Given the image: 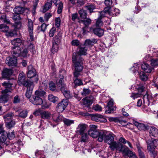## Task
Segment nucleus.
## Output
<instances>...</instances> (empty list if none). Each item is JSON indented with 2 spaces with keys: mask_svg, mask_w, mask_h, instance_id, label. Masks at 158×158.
I'll list each match as a JSON object with an SVG mask.
<instances>
[{
  "mask_svg": "<svg viewBox=\"0 0 158 158\" xmlns=\"http://www.w3.org/2000/svg\"><path fill=\"white\" fill-rule=\"evenodd\" d=\"M72 61L74 68L73 76L79 77L81 75V73L84 69L85 61L81 56L77 55V53L75 52L73 53Z\"/></svg>",
  "mask_w": 158,
  "mask_h": 158,
  "instance_id": "f257e3e1",
  "label": "nucleus"
},
{
  "mask_svg": "<svg viewBox=\"0 0 158 158\" xmlns=\"http://www.w3.org/2000/svg\"><path fill=\"white\" fill-rule=\"evenodd\" d=\"M41 87L42 89L40 87L37 90H36L34 93V95L31 96L33 91L29 97H27L29 99V100L32 104L35 105H40L43 103V100L41 97L44 96L45 94V92L43 90L46 89L47 87L46 84L43 82L41 85Z\"/></svg>",
  "mask_w": 158,
  "mask_h": 158,
  "instance_id": "f03ea898",
  "label": "nucleus"
},
{
  "mask_svg": "<svg viewBox=\"0 0 158 158\" xmlns=\"http://www.w3.org/2000/svg\"><path fill=\"white\" fill-rule=\"evenodd\" d=\"M18 82L20 85H23L26 87L27 90L25 96L26 97H29L35 85L33 82L30 80L26 79L25 75L22 73H20L19 74Z\"/></svg>",
  "mask_w": 158,
  "mask_h": 158,
  "instance_id": "7ed1b4c3",
  "label": "nucleus"
},
{
  "mask_svg": "<svg viewBox=\"0 0 158 158\" xmlns=\"http://www.w3.org/2000/svg\"><path fill=\"white\" fill-rule=\"evenodd\" d=\"M114 135L113 133L110 132L108 134L106 135L104 138L105 142L110 145L109 147L111 150L118 143L114 141Z\"/></svg>",
  "mask_w": 158,
  "mask_h": 158,
  "instance_id": "20e7f679",
  "label": "nucleus"
},
{
  "mask_svg": "<svg viewBox=\"0 0 158 158\" xmlns=\"http://www.w3.org/2000/svg\"><path fill=\"white\" fill-rule=\"evenodd\" d=\"M148 144V150L153 153L154 149L158 145V140L151 138L150 139L146 140Z\"/></svg>",
  "mask_w": 158,
  "mask_h": 158,
  "instance_id": "39448f33",
  "label": "nucleus"
},
{
  "mask_svg": "<svg viewBox=\"0 0 158 158\" xmlns=\"http://www.w3.org/2000/svg\"><path fill=\"white\" fill-rule=\"evenodd\" d=\"M69 101L67 99H63L57 106L56 110L58 113L62 112L65 109L68 104Z\"/></svg>",
  "mask_w": 158,
  "mask_h": 158,
  "instance_id": "423d86ee",
  "label": "nucleus"
},
{
  "mask_svg": "<svg viewBox=\"0 0 158 158\" xmlns=\"http://www.w3.org/2000/svg\"><path fill=\"white\" fill-rule=\"evenodd\" d=\"M60 38L58 37L57 36H56L53 38L51 50L53 54L56 53L58 51L59 48V44L60 42Z\"/></svg>",
  "mask_w": 158,
  "mask_h": 158,
  "instance_id": "0eeeda50",
  "label": "nucleus"
},
{
  "mask_svg": "<svg viewBox=\"0 0 158 158\" xmlns=\"http://www.w3.org/2000/svg\"><path fill=\"white\" fill-rule=\"evenodd\" d=\"M27 76L30 78H35V81L37 82L38 80V76L36 75V70L32 65H30L27 68Z\"/></svg>",
  "mask_w": 158,
  "mask_h": 158,
  "instance_id": "6e6552de",
  "label": "nucleus"
},
{
  "mask_svg": "<svg viewBox=\"0 0 158 158\" xmlns=\"http://www.w3.org/2000/svg\"><path fill=\"white\" fill-rule=\"evenodd\" d=\"M27 30L29 34L30 39L31 41H34V38L33 36L34 24L32 20L30 19H28L27 24Z\"/></svg>",
  "mask_w": 158,
  "mask_h": 158,
  "instance_id": "1a4fd4ad",
  "label": "nucleus"
},
{
  "mask_svg": "<svg viewBox=\"0 0 158 158\" xmlns=\"http://www.w3.org/2000/svg\"><path fill=\"white\" fill-rule=\"evenodd\" d=\"M82 106L83 107L89 108L90 106L93 103V97L91 96L89 97H86L83 99Z\"/></svg>",
  "mask_w": 158,
  "mask_h": 158,
  "instance_id": "9d476101",
  "label": "nucleus"
},
{
  "mask_svg": "<svg viewBox=\"0 0 158 158\" xmlns=\"http://www.w3.org/2000/svg\"><path fill=\"white\" fill-rule=\"evenodd\" d=\"M13 84L10 82L9 81H5L2 83V86L4 87L5 89L2 90V93H7L8 92H11L12 90V85Z\"/></svg>",
  "mask_w": 158,
  "mask_h": 158,
  "instance_id": "9b49d317",
  "label": "nucleus"
},
{
  "mask_svg": "<svg viewBox=\"0 0 158 158\" xmlns=\"http://www.w3.org/2000/svg\"><path fill=\"white\" fill-rule=\"evenodd\" d=\"M91 119L97 122H105L106 119L104 116L99 114H92L91 115Z\"/></svg>",
  "mask_w": 158,
  "mask_h": 158,
  "instance_id": "f8f14e48",
  "label": "nucleus"
},
{
  "mask_svg": "<svg viewBox=\"0 0 158 158\" xmlns=\"http://www.w3.org/2000/svg\"><path fill=\"white\" fill-rule=\"evenodd\" d=\"M13 73V70L11 69L5 68L2 72V77L3 78L8 79Z\"/></svg>",
  "mask_w": 158,
  "mask_h": 158,
  "instance_id": "ddd939ff",
  "label": "nucleus"
},
{
  "mask_svg": "<svg viewBox=\"0 0 158 158\" xmlns=\"http://www.w3.org/2000/svg\"><path fill=\"white\" fill-rule=\"evenodd\" d=\"M6 63L9 66H16L17 65L16 57L14 56L8 57L6 59Z\"/></svg>",
  "mask_w": 158,
  "mask_h": 158,
  "instance_id": "4468645a",
  "label": "nucleus"
},
{
  "mask_svg": "<svg viewBox=\"0 0 158 158\" xmlns=\"http://www.w3.org/2000/svg\"><path fill=\"white\" fill-rule=\"evenodd\" d=\"M135 89L137 91V92L141 94L143 96L147 92L145 90L143 85L140 83L137 84L135 86Z\"/></svg>",
  "mask_w": 158,
  "mask_h": 158,
  "instance_id": "2eb2a0df",
  "label": "nucleus"
},
{
  "mask_svg": "<svg viewBox=\"0 0 158 158\" xmlns=\"http://www.w3.org/2000/svg\"><path fill=\"white\" fill-rule=\"evenodd\" d=\"M134 124L138 129L141 131H145L149 129V126L148 125L135 122Z\"/></svg>",
  "mask_w": 158,
  "mask_h": 158,
  "instance_id": "dca6fc26",
  "label": "nucleus"
},
{
  "mask_svg": "<svg viewBox=\"0 0 158 158\" xmlns=\"http://www.w3.org/2000/svg\"><path fill=\"white\" fill-rule=\"evenodd\" d=\"M60 90L64 97L67 98L66 99H69L71 97V94L70 91L66 86L61 87Z\"/></svg>",
  "mask_w": 158,
  "mask_h": 158,
  "instance_id": "f3484780",
  "label": "nucleus"
},
{
  "mask_svg": "<svg viewBox=\"0 0 158 158\" xmlns=\"http://www.w3.org/2000/svg\"><path fill=\"white\" fill-rule=\"evenodd\" d=\"M153 97L151 94H148L147 92L143 96V99L144 103H146L149 106L150 102L152 101Z\"/></svg>",
  "mask_w": 158,
  "mask_h": 158,
  "instance_id": "a211bd4d",
  "label": "nucleus"
},
{
  "mask_svg": "<svg viewBox=\"0 0 158 158\" xmlns=\"http://www.w3.org/2000/svg\"><path fill=\"white\" fill-rule=\"evenodd\" d=\"M98 40L96 39H88L86 40L84 43V46L87 47H91L94 45V44L97 43Z\"/></svg>",
  "mask_w": 158,
  "mask_h": 158,
  "instance_id": "6ab92c4d",
  "label": "nucleus"
},
{
  "mask_svg": "<svg viewBox=\"0 0 158 158\" xmlns=\"http://www.w3.org/2000/svg\"><path fill=\"white\" fill-rule=\"evenodd\" d=\"M79 51L77 53V55L81 56V55H85L87 54V51L88 49L87 47L84 45L82 46H79L78 47Z\"/></svg>",
  "mask_w": 158,
  "mask_h": 158,
  "instance_id": "aec40b11",
  "label": "nucleus"
},
{
  "mask_svg": "<svg viewBox=\"0 0 158 158\" xmlns=\"http://www.w3.org/2000/svg\"><path fill=\"white\" fill-rule=\"evenodd\" d=\"M11 48V53L12 55L17 57L20 56L21 50V48L20 47H13Z\"/></svg>",
  "mask_w": 158,
  "mask_h": 158,
  "instance_id": "412c9836",
  "label": "nucleus"
},
{
  "mask_svg": "<svg viewBox=\"0 0 158 158\" xmlns=\"http://www.w3.org/2000/svg\"><path fill=\"white\" fill-rule=\"evenodd\" d=\"M63 117L58 113H55L52 114V119L55 123H58L61 121L63 119Z\"/></svg>",
  "mask_w": 158,
  "mask_h": 158,
  "instance_id": "4be33fe9",
  "label": "nucleus"
},
{
  "mask_svg": "<svg viewBox=\"0 0 158 158\" xmlns=\"http://www.w3.org/2000/svg\"><path fill=\"white\" fill-rule=\"evenodd\" d=\"M113 100L111 99L108 103L107 106H108V110L107 111L108 113H111L116 110V107H113Z\"/></svg>",
  "mask_w": 158,
  "mask_h": 158,
  "instance_id": "5701e85b",
  "label": "nucleus"
},
{
  "mask_svg": "<svg viewBox=\"0 0 158 158\" xmlns=\"http://www.w3.org/2000/svg\"><path fill=\"white\" fill-rule=\"evenodd\" d=\"M93 32L94 34L99 37L102 36L104 33L103 29L100 28H94L93 30Z\"/></svg>",
  "mask_w": 158,
  "mask_h": 158,
  "instance_id": "b1692460",
  "label": "nucleus"
},
{
  "mask_svg": "<svg viewBox=\"0 0 158 158\" xmlns=\"http://www.w3.org/2000/svg\"><path fill=\"white\" fill-rule=\"evenodd\" d=\"M115 145V146L112 150L114 151L115 149L120 152H122L123 150L127 147L125 145L118 142Z\"/></svg>",
  "mask_w": 158,
  "mask_h": 158,
  "instance_id": "393cba45",
  "label": "nucleus"
},
{
  "mask_svg": "<svg viewBox=\"0 0 158 158\" xmlns=\"http://www.w3.org/2000/svg\"><path fill=\"white\" fill-rule=\"evenodd\" d=\"M86 129L85 124L83 123H80L79 124L78 127L77 128V133H79L80 134L84 133Z\"/></svg>",
  "mask_w": 158,
  "mask_h": 158,
  "instance_id": "a878e982",
  "label": "nucleus"
},
{
  "mask_svg": "<svg viewBox=\"0 0 158 158\" xmlns=\"http://www.w3.org/2000/svg\"><path fill=\"white\" fill-rule=\"evenodd\" d=\"M142 69L145 72L147 73H150L153 69V68L145 63H143L141 65Z\"/></svg>",
  "mask_w": 158,
  "mask_h": 158,
  "instance_id": "bb28decb",
  "label": "nucleus"
},
{
  "mask_svg": "<svg viewBox=\"0 0 158 158\" xmlns=\"http://www.w3.org/2000/svg\"><path fill=\"white\" fill-rule=\"evenodd\" d=\"M107 131H99V134L98 135V140L100 142H102L106 135Z\"/></svg>",
  "mask_w": 158,
  "mask_h": 158,
  "instance_id": "cd10ccee",
  "label": "nucleus"
},
{
  "mask_svg": "<svg viewBox=\"0 0 158 158\" xmlns=\"http://www.w3.org/2000/svg\"><path fill=\"white\" fill-rule=\"evenodd\" d=\"M149 134L151 136H156L158 135V130L154 127H151L150 128Z\"/></svg>",
  "mask_w": 158,
  "mask_h": 158,
  "instance_id": "c85d7f7f",
  "label": "nucleus"
},
{
  "mask_svg": "<svg viewBox=\"0 0 158 158\" xmlns=\"http://www.w3.org/2000/svg\"><path fill=\"white\" fill-rule=\"evenodd\" d=\"M99 131L97 129H90L88 131V134L94 138L98 137L99 134Z\"/></svg>",
  "mask_w": 158,
  "mask_h": 158,
  "instance_id": "c756f323",
  "label": "nucleus"
},
{
  "mask_svg": "<svg viewBox=\"0 0 158 158\" xmlns=\"http://www.w3.org/2000/svg\"><path fill=\"white\" fill-rule=\"evenodd\" d=\"M15 111L16 112L19 113V114L17 116L21 118H25L27 116L28 112L27 110H23L21 111L19 110H16Z\"/></svg>",
  "mask_w": 158,
  "mask_h": 158,
  "instance_id": "7c9ffc66",
  "label": "nucleus"
},
{
  "mask_svg": "<svg viewBox=\"0 0 158 158\" xmlns=\"http://www.w3.org/2000/svg\"><path fill=\"white\" fill-rule=\"evenodd\" d=\"M2 94L0 96V102L5 103L8 100V95L6 93H2Z\"/></svg>",
  "mask_w": 158,
  "mask_h": 158,
  "instance_id": "2f4dec72",
  "label": "nucleus"
},
{
  "mask_svg": "<svg viewBox=\"0 0 158 158\" xmlns=\"http://www.w3.org/2000/svg\"><path fill=\"white\" fill-rule=\"evenodd\" d=\"M52 0H48L47 2L44 6L43 11L46 12L50 9L52 7V5L53 2Z\"/></svg>",
  "mask_w": 158,
  "mask_h": 158,
  "instance_id": "473e14b6",
  "label": "nucleus"
},
{
  "mask_svg": "<svg viewBox=\"0 0 158 158\" xmlns=\"http://www.w3.org/2000/svg\"><path fill=\"white\" fill-rule=\"evenodd\" d=\"M11 43L14 46V47H20L22 43V40L20 38H16L11 41Z\"/></svg>",
  "mask_w": 158,
  "mask_h": 158,
  "instance_id": "72a5a7b5",
  "label": "nucleus"
},
{
  "mask_svg": "<svg viewBox=\"0 0 158 158\" xmlns=\"http://www.w3.org/2000/svg\"><path fill=\"white\" fill-rule=\"evenodd\" d=\"M120 14L119 10L117 8H114L109 12V15L112 16H116Z\"/></svg>",
  "mask_w": 158,
  "mask_h": 158,
  "instance_id": "f704fd0d",
  "label": "nucleus"
},
{
  "mask_svg": "<svg viewBox=\"0 0 158 158\" xmlns=\"http://www.w3.org/2000/svg\"><path fill=\"white\" fill-rule=\"evenodd\" d=\"M25 9L24 7L17 6L15 8L14 11L16 14H19L23 13Z\"/></svg>",
  "mask_w": 158,
  "mask_h": 158,
  "instance_id": "c9c22d12",
  "label": "nucleus"
},
{
  "mask_svg": "<svg viewBox=\"0 0 158 158\" xmlns=\"http://www.w3.org/2000/svg\"><path fill=\"white\" fill-rule=\"evenodd\" d=\"M28 41L31 42V43L28 46V49L30 51L32 54H34L35 52V47L33 44V41H31V40L30 39V38H28Z\"/></svg>",
  "mask_w": 158,
  "mask_h": 158,
  "instance_id": "e433bc0d",
  "label": "nucleus"
},
{
  "mask_svg": "<svg viewBox=\"0 0 158 158\" xmlns=\"http://www.w3.org/2000/svg\"><path fill=\"white\" fill-rule=\"evenodd\" d=\"M7 133L6 131L0 133V142L1 143H4L7 138Z\"/></svg>",
  "mask_w": 158,
  "mask_h": 158,
  "instance_id": "4c0bfd02",
  "label": "nucleus"
},
{
  "mask_svg": "<svg viewBox=\"0 0 158 158\" xmlns=\"http://www.w3.org/2000/svg\"><path fill=\"white\" fill-rule=\"evenodd\" d=\"M51 114L48 111H44L41 113V117L44 119H48L50 118Z\"/></svg>",
  "mask_w": 158,
  "mask_h": 158,
  "instance_id": "58836bf2",
  "label": "nucleus"
},
{
  "mask_svg": "<svg viewBox=\"0 0 158 158\" xmlns=\"http://www.w3.org/2000/svg\"><path fill=\"white\" fill-rule=\"evenodd\" d=\"M109 120L110 122H114L117 123H120L121 124H123V123H126V121L120 120L117 117H110Z\"/></svg>",
  "mask_w": 158,
  "mask_h": 158,
  "instance_id": "ea45409f",
  "label": "nucleus"
},
{
  "mask_svg": "<svg viewBox=\"0 0 158 158\" xmlns=\"http://www.w3.org/2000/svg\"><path fill=\"white\" fill-rule=\"evenodd\" d=\"M64 77L63 75L60 76V79L57 80L56 81L57 86L61 87L66 86L65 84L64 83Z\"/></svg>",
  "mask_w": 158,
  "mask_h": 158,
  "instance_id": "a19ab883",
  "label": "nucleus"
},
{
  "mask_svg": "<svg viewBox=\"0 0 158 158\" xmlns=\"http://www.w3.org/2000/svg\"><path fill=\"white\" fill-rule=\"evenodd\" d=\"M78 77H74V83L76 86H80L83 84L82 81L80 79H78Z\"/></svg>",
  "mask_w": 158,
  "mask_h": 158,
  "instance_id": "79ce46f5",
  "label": "nucleus"
},
{
  "mask_svg": "<svg viewBox=\"0 0 158 158\" xmlns=\"http://www.w3.org/2000/svg\"><path fill=\"white\" fill-rule=\"evenodd\" d=\"M85 7L89 10L90 13H92L94 12L93 10L96 8L95 5L91 3H89L87 6H85Z\"/></svg>",
  "mask_w": 158,
  "mask_h": 158,
  "instance_id": "37998d69",
  "label": "nucleus"
},
{
  "mask_svg": "<svg viewBox=\"0 0 158 158\" xmlns=\"http://www.w3.org/2000/svg\"><path fill=\"white\" fill-rule=\"evenodd\" d=\"M81 135L80 141L82 142H86L89 140V136L86 133L80 134Z\"/></svg>",
  "mask_w": 158,
  "mask_h": 158,
  "instance_id": "c03bdc74",
  "label": "nucleus"
},
{
  "mask_svg": "<svg viewBox=\"0 0 158 158\" xmlns=\"http://www.w3.org/2000/svg\"><path fill=\"white\" fill-rule=\"evenodd\" d=\"M48 25L44 23L40 26H39L37 27V29L40 31L44 32L47 29Z\"/></svg>",
  "mask_w": 158,
  "mask_h": 158,
  "instance_id": "a18cd8bd",
  "label": "nucleus"
},
{
  "mask_svg": "<svg viewBox=\"0 0 158 158\" xmlns=\"http://www.w3.org/2000/svg\"><path fill=\"white\" fill-rule=\"evenodd\" d=\"M13 114L11 112L9 113L4 115L3 117L5 121H8L9 120H11L13 118Z\"/></svg>",
  "mask_w": 158,
  "mask_h": 158,
  "instance_id": "49530a36",
  "label": "nucleus"
},
{
  "mask_svg": "<svg viewBox=\"0 0 158 158\" xmlns=\"http://www.w3.org/2000/svg\"><path fill=\"white\" fill-rule=\"evenodd\" d=\"M35 155L36 156H38L40 158H44L45 157V156L44 155V152L43 151H39L37 150L35 152Z\"/></svg>",
  "mask_w": 158,
  "mask_h": 158,
  "instance_id": "de8ad7c7",
  "label": "nucleus"
},
{
  "mask_svg": "<svg viewBox=\"0 0 158 158\" xmlns=\"http://www.w3.org/2000/svg\"><path fill=\"white\" fill-rule=\"evenodd\" d=\"M111 7H107L104 8L103 10L99 12L100 15L101 16L103 17L105 16V15L106 13L109 14V12L110 11V9Z\"/></svg>",
  "mask_w": 158,
  "mask_h": 158,
  "instance_id": "09e8293b",
  "label": "nucleus"
},
{
  "mask_svg": "<svg viewBox=\"0 0 158 158\" xmlns=\"http://www.w3.org/2000/svg\"><path fill=\"white\" fill-rule=\"evenodd\" d=\"M79 14L80 17L82 19H86L87 17V13L85 10L81 9L79 11Z\"/></svg>",
  "mask_w": 158,
  "mask_h": 158,
  "instance_id": "8fccbe9b",
  "label": "nucleus"
},
{
  "mask_svg": "<svg viewBox=\"0 0 158 158\" xmlns=\"http://www.w3.org/2000/svg\"><path fill=\"white\" fill-rule=\"evenodd\" d=\"M9 27L6 24H0V30L1 31L7 32L9 30Z\"/></svg>",
  "mask_w": 158,
  "mask_h": 158,
  "instance_id": "3c124183",
  "label": "nucleus"
},
{
  "mask_svg": "<svg viewBox=\"0 0 158 158\" xmlns=\"http://www.w3.org/2000/svg\"><path fill=\"white\" fill-rule=\"evenodd\" d=\"M140 79L142 81H146L148 79V76L143 72H141L139 74Z\"/></svg>",
  "mask_w": 158,
  "mask_h": 158,
  "instance_id": "603ef678",
  "label": "nucleus"
},
{
  "mask_svg": "<svg viewBox=\"0 0 158 158\" xmlns=\"http://www.w3.org/2000/svg\"><path fill=\"white\" fill-rule=\"evenodd\" d=\"M48 99L50 101L53 103H55L58 100V98L57 97L54 96L51 94L48 95Z\"/></svg>",
  "mask_w": 158,
  "mask_h": 158,
  "instance_id": "864d4df0",
  "label": "nucleus"
},
{
  "mask_svg": "<svg viewBox=\"0 0 158 158\" xmlns=\"http://www.w3.org/2000/svg\"><path fill=\"white\" fill-rule=\"evenodd\" d=\"M15 124V122L14 120H11L9 122L6 123V126L7 128L10 129L13 127Z\"/></svg>",
  "mask_w": 158,
  "mask_h": 158,
  "instance_id": "5fc2aeb1",
  "label": "nucleus"
},
{
  "mask_svg": "<svg viewBox=\"0 0 158 158\" xmlns=\"http://www.w3.org/2000/svg\"><path fill=\"white\" fill-rule=\"evenodd\" d=\"M103 17L100 15L96 23V25L97 27H100L102 25L103 22L101 19Z\"/></svg>",
  "mask_w": 158,
  "mask_h": 158,
  "instance_id": "6e6d98bb",
  "label": "nucleus"
},
{
  "mask_svg": "<svg viewBox=\"0 0 158 158\" xmlns=\"http://www.w3.org/2000/svg\"><path fill=\"white\" fill-rule=\"evenodd\" d=\"M64 123L67 126H69L70 125L74 123V122L73 120H70L68 119L64 118L63 119Z\"/></svg>",
  "mask_w": 158,
  "mask_h": 158,
  "instance_id": "4d7b16f0",
  "label": "nucleus"
},
{
  "mask_svg": "<svg viewBox=\"0 0 158 158\" xmlns=\"http://www.w3.org/2000/svg\"><path fill=\"white\" fill-rule=\"evenodd\" d=\"M83 20H81L80 21L83 23L85 27H88V26L91 23V20L89 18H86Z\"/></svg>",
  "mask_w": 158,
  "mask_h": 158,
  "instance_id": "13d9d810",
  "label": "nucleus"
},
{
  "mask_svg": "<svg viewBox=\"0 0 158 158\" xmlns=\"http://www.w3.org/2000/svg\"><path fill=\"white\" fill-rule=\"evenodd\" d=\"M58 5V10H57V13L58 14H60L61 13L62 11L63 7V4L61 2H60L58 4L56 3V6H57Z\"/></svg>",
  "mask_w": 158,
  "mask_h": 158,
  "instance_id": "bf43d9fd",
  "label": "nucleus"
},
{
  "mask_svg": "<svg viewBox=\"0 0 158 158\" xmlns=\"http://www.w3.org/2000/svg\"><path fill=\"white\" fill-rule=\"evenodd\" d=\"M13 19L15 21H18V24H19L20 26L21 25V23L20 21V20L21 19V18L19 15V14H17L16 15H14L13 17Z\"/></svg>",
  "mask_w": 158,
  "mask_h": 158,
  "instance_id": "052dcab7",
  "label": "nucleus"
},
{
  "mask_svg": "<svg viewBox=\"0 0 158 158\" xmlns=\"http://www.w3.org/2000/svg\"><path fill=\"white\" fill-rule=\"evenodd\" d=\"M143 96L141 94L137 92V93H131V97L132 98L134 99L137 98L139 97Z\"/></svg>",
  "mask_w": 158,
  "mask_h": 158,
  "instance_id": "680f3d73",
  "label": "nucleus"
},
{
  "mask_svg": "<svg viewBox=\"0 0 158 158\" xmlns=\"http://www.w3.org/2000/svg\"><path fill=\"white\" fill-rule=\"evenodd\" d=\"M151 64L152 66L155 67L158 66V59H152L151 60Z\"/></svg>",
  "mask_w": 158,
  "mask_h": 158,
  "instance_id": "e2e57ef3",
  "label": "nucleus"
},
{
  "mask_svg": "<svg viewBox=\"0 0 158 158\" xmlns=\"http://www.w3.org/2000/svg\"><path fill=\"white\" fill-rule=\"evenodd\" d=\"M85 2L83 0H77L76 4L77 6L80 7L84 5Z\"/></svg>",
  "mask_w": 158,
  "mask_h": 158,
  "instance_id": "0e129e2a",
  "label": "nucleus"
},
{
  "mask_svg": "<svg viewBox=\"0 0 158 158\" xmlns=\"http://www.w3.org/2000/svg\"><path fill=\"white\" fill-rule=\"evenodd\" d=\"M0 19L4 22L7 23L9 22L8 19H7L6 15L5 14H3L1 15Z\"/></svg>",
  "mask_w": 158,
  "mask_h": 158,
  "instance_id": "69168bd1",
  "label": "nucleus"
},
{
  "mask_svg": "<svg viewBox=\"0 0 158 158\" xmlns=\"http://www.w3.org/2000/svg\"><path fill=\"white\" fill-rule=\"evenodd\" d=\"M52 15L50 13H45L44 15V21L47 22L49 19L52 16Z\"/></svg>",
  "mask_w": 158,
  "mask_h": 158,
  "instance_id": "338daca9",
  "label": "nucleus"
},
{
  "mask_svg": "<svg viewBox=\"0 0 158 158\" xmlns=\"http://www.w3.org/2000/svg\"><path fill=\"white\" fill-rule=\"evenodd\" d=\"M49 88L50 90L54 91L56 89V85L52 81L50 82L49 85Z\"/></svg>",
  "mask_w": 158,
  "mask_h": 158,
  "instance_id": "774afa93",
  "label": "nucleus"
}]
</instances>
